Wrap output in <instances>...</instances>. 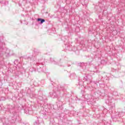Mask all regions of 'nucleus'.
<instances>
[{
  "instance_id": "obj_1",
  "label": "nucleus",
  "mask_w": 125,
  "mask_h": 125,
  "mask_svg": "<svg viewBox=\"0 0 125 125\" xmlns=\"http://www.w3.org/2000/svg\"><path fill=\"white\" fill-rule=\"evenodd\" d=\"M113 99V97H108V100H106L105 101V103L108 104V106L110 108L109 112L113 113V110H115V107H116V105L113 102H112V100Z\"/></svg>"
},
{
  "instance_id": "obj_2",
  "label": "nucleus",
  "mask_w": 125,
  "mask_h": 125,
  "mask_svg": "<svg viewBox=\"0 0 125 125\" xmlns=\"http://www.w3.org/2000/svg\"><path fill=\"white\" fill-rule=\"evenodd\" d=\"M70 62L67 61H61L59 62H54V64H55L56 65H59V66H60V67H65L66 65H67L68 67H70Z\"/></svg>"
},
{
  "instance_id": "obj_3",
  "label": "nucleus",
  "mask_w": 125,
  "mask_h": 125,
  "mask_svg": "<svg viewBox=\"0 0 125 125\" xmlns=\"http://www.w3.org/2000/svg\"><path fill=\"white\" fill-rule=\"evenodd\" d=\"M31 67L29 69L30 72H34L36 71V68L39 66V63L36 61H34L31 62Z\"/></svg>"
},
{
  "instance_id": "obj_4",
  "label": "nucleus",
  "mask_w": 125,
  "mask_h": 125,
  "mask_svg": "<svg viewBox=\"0 0 125 125\" xmlns=\"http://www.w3.org/2000/svg\"><path fill=\"white\" fill-rule=\"evenodd\" d=\"M85 98L86 99L87 102H90V104H93L95 102V99L93 96H90L89 95H86Z\"/></svg>"
},
{
  "instance_id": "obj_5",
  "label": "nucleus",
  "mask_w": 125,
  "mask_h": 125,
  "mask_svg": "<svg viewBox=\"0 0 125 125\" xmlns=\"http://www.w3.org/2000/svg\"><path fill=\"white\" fill-rule=\"evenodd\" d=\"M65 50H68L69 51H76L77 50V47H73L72 48V45L70 43H67L65 44Z\"/></svg>"
},
{
  "instance_id": "obj_6",
  "label": "nucleus",
  "mask_w": 125,
  "mask_h": 125,
  "mask_svg": "<svg viewBox=\"0 0 125 125\" xmlns=\"http://www.w3.org/2000/svg\"><path fill=\"white\" fill-rule=\"evenodd\" d=\"M34 125H44L43 120L41 117L38 118L37 120L34 123Z\"/></svg>"
},
{
  "instance_id": "obj_7",
  "label": "nucleus",
  "mask_w": 125,
  "mask_h": 125,
  "mask_svg": "<svg viewBox=\"0 0 125 125\" xmlns=\"http://www.w3.org/2000/svg\"><path fill=\"white\" fill-rule=\"evenodd\" d=\"M57 89V88L56 87H54V92L52 93V94L51 95V97H52V98H57V97H58V95H57V94H56V90Z\"/></svg>"
},
{
  "instance_id": "obj_8",
  "label": "nucleus",
  "mask_w": 125,
  "mask_h": 125,
  "mask_svg": "<svg viewBox=\"0 0 125 125\" xmlns=\"http://www.w3.org/2000/svg\"><path fill=\"white\" fill-rule=\"evenodd\" d=\"M110 92L112 93L113 96H118L119 93L117 91H115L114 88L110 89Z\"/></svg>"
},
{
  "instance_id": "obj_9",
  "label": "nucleus",
  "mask_w": 125,
  "mask_h": 125,
  "mask_svg": "<svg viewBox=\"0 0 125 125\" xmlns=\"http://www.w3.org/2000/svg\"><path fill=\"white\" fill-rule=\"evenodd\" d=\"M99 5L101 7V9H102V10H103V11H105L107 10V9H108V6H107L106 5H104L103 6H101V4H100Z\"/></svg>"
},
{
  "instance_id": "obj_10",
  "label": "nucleus",
  "mask_w": 125,
  "mask_h": 125,
  "mask_svg": "<svg viewBox=\"0 0 125 125\" xmlns=\"http://www.w3.org/2000/svg\"><path fill=\"white\" fill-rule=\"evenodd\" d=\"M125 112H116V116H118L119 118H121V117H123V116H125Z\"/></svg>"
},
{
  "instance_id": "obj_11",
  "label": "nucleus",
  "mask_w": 125,
  "mask_h": 125,
  "mask_svg": "<svg viewBox=\"0 0 125 125\" xmlns=\"http://www.w3.org/2000/svg\"><path fill=\"white\" fill-rule=\"evenodd\" d=\"M37 21L38 22H40V24H42V23H44V22H45V20H44V19H41V18H38L37 19Z\"/></svg>"
},
{
  "instance_id": "obj_12",
  "label": "nucleus",
  "mask_w": 125,
  "mask_h": 125,
  "mask_svg": "<svg viewBox=\"0 0 125 125\" xmlns=\"http://www.w3.org/2000/svg\"><path fill=\"white\" fill-rule=\"evenodd\" d=\"M75 77H76V75H75L74 74H71L70 76V78L71 79H75Z\"/></svg>"
},
{
  "instance_id": "obj_13",
  "label": "nucleus",
  "mask_w": 125,
  "mask_h": 125,
  "mask_svg": "<svg viewBox=\"0 0 125 125\" xmlns=\"http://www.w3.org/2000/svg\"><path fill=\"white\" fill-rule=\"evenodd\" d=\"M24 113H25V114H29V109H28V108H25V109H24Z\"/></svg>"
},
{
  "instance_id": "obj_14",
  "label": "nucleus",
  "mask_w": 125,
  "mask_h": 125,
  "mask_svg": "<svg viewBox=\"0 0 125 125\" xmlns=\"http://www.w3.org/2000/svg\"><path fill=\"white\" fill-rule=\"evenodd\" d=\"M118 34V32L116 30H113L112 31V35H114V36H115V35H117Z\"/></svg>"
},
{
  "instance_id": "obj_15",
  "label": "nucleus",
  "mask_w": 125,
  "mask_h": 125,
  "mask_svg": "<svg viewBox=\"0 0 125 125\" xmlns=\"http://www.w3.org/2000/svg\"><path fill=\"white\" fill-rule=\"evenodd\" d=\"M100 86L102 88H104V87H105V84H100Z\"/></svg>"
},
{
  "instance_id": "obj_16",
  "label": "nucleus",
  "mask_w": 125,
  "mask_h": 125,
  "mask_svg": "<svg viewBox=\"0 0 125 125\" xmlns=\"http://www.w3.org/2000/svg\"><path fill=\"white\" fill-rule=\"evenodd\" d=\"M18 60H16L14 61V63L15 65H17L18 64Z\"/></svg>"
},
{
  "instance_id": "obj_17",
  "label": "nucleus",
  "mask_w": 125,
  "mask_h": 125,
  "mask_svg": "<svg viewBox=\"0 0 125 125\" xmlns=\"http://www.w3.org/2000/svg\"><path fill=\"white\" fill-rule=\"evenodd\" d=\"M32 95H30L31 98H33V97H35V96H36V95H35V94H32Z\"/></svg>"
},
{
  "instance_id": "obj_18",
  "label": "nucleus",
  "mask_w": 125,
  "mask_h": 125,
  "mask_svg": "<svg viewBox=\"0 0 125 125\" xmlns=\"http://www.w3.org/2000/svg\"><path fill=\"white\" fill-rule=\"evenodd\" d=\"M50 60L51 62H54V61L53 60V59L50 58Z\"/></svg>"
},
{
  "instance_id": "obj_19",
  "label": "nucleus",
  "mask_w": 125,
  "mask_h": 125,
  "mask_svg": "<svg viewBox=\"0 0 125 125\" xmlns=\"http://www.w3.org/2000/svg\"><path fill=\"white\" fill-rule=\"evenodd\" d=\"M84 80H85V81H87V77H84Z\"/></svg>"
},
{
  "instance_id": "obj_20",
  "label": "nucleus",
  "mask_w": 125,
  "mask_h": 125,
  "mask_svg": "<svg viewBox=\"0 0 125 125\" xmlns=\"http://www.w3.org/2000/svg\"><path fill=\"white\" fill-rule=\"evenodd\" d=\"M61 88L62 89H60V90H63V89L62 88V87H61Z\"/></svg>"
},
{
  "instance_id": "obj_21",
  "label": "nucleus",
  "mask_w": 125,
  "mask_h": 125,
  "mask_svg": "<svg viewBox=\"0 0 125 125\" xmlns=\"http://www.w3.org/2000/svg\"><path fill=\"white\" fill-rule=\"evenodd\" d=\"M82 83H83V82H82Z\"/></svg>"
},
{
  "instance_id": "obj_22",
  "label": "nucleus",
  "mask_w": 125,
  "mask_h": 125,
  "mask_svg": "<svg viewBox=\"0 0 125 125\" xmlns=\"http://www.w3.org/2000/svg\"><path fill=\"white\" fill-rule=\"evenodd\" d=\"M79 84L80 85L81 84L80 83H79Z\"/></svg>"
},
{
  "instance_id": "obj_23",
  "label": "nucleus",
  "mask_w": 125,
  "mask_h": 125,
  "mask_svg": "<svg viewBox=\"0 0 125 125\" xmlns=\"http://www.w3.org/2000/svg\"><path fill=\"white\" fill-rule=\"evenodd\" d=\"M41 100H42V99H41Z\"/></svg>"
}]
</instances>
